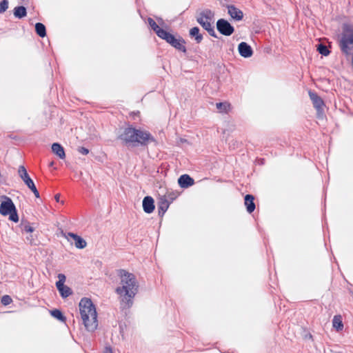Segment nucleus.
<instances>
[{
  "label": "nucleus",
  "mask_w": 353,
  "mask_h": 353,
  "mask_svg": "<svg viewBox=\"0 0 353 353\" xmlns=\"http://www.w3.org/2000/svg\"><path fill=\"white\" fill-rule=\"evenodd\" d=\"M120 285L115 292L121 299V303L125 307H130L133 304V299L138 292L139 284L135 276L125 270H120Z\"/></svg>",
  "instance_id": "f257e3e1"
},
{
  "label": "nucleus",
  "mask_w": 353,
  "mask_h": 353,
  "mask_svg": "<svg viewBox=\"0 0 353 353\" xmlns=\"http://www.w3.org/2000/svg\"><path fill=\"white\" fill-rule=\"evenodd\" d=\"M127 146L135 147L146 145L149 143L155 142V139L150 132L132 127L125 128L118 137Z\"/></svg>",
  "instance_id": "f03ea898"
},
{
  "label": "nucleus",
  "mask_w": 353,
  "mask_h": 353,
  "mask_svg": "<svg viewBox=\"0 0 353 353\" xmlns=\"http://www.w3.org/2000/svg\"><path fill=\"white\" fill-rule=\"evenodd\" d=\"M81 318L86 330L93 332L98 327L96 307L91 299L83 298L79 304Z\"/></svg>",
  "instance_id": "7ed1b4c3"
},
{
  "label": "nucleus",
  "mask_w": 353,
  "mask_h": 353,
  "mask_svg": "<svg viewBox=\"0 0 353 353\" xmlns=\"http://www.w3.org/2000/svg\"><path fill=\"white\" fill-rule=\"evenodd\" d=\"M339 45L341 52L346 56L353 54V23H344Z\"/></svg>",
  "instance_id": "20e7f679"
},
{
  "label": "nucleus",
  "mask_w": 353,
  "mask_h": 353,
  "mask_svg": "<svg viewBox=\"0 0 353 353\" xmlns=\"http://www.w3.org/2000/svg\"><path fill=\"white\" fill-rule=\"evenodd\" d=\"M214 13L211 10L205 9L197 13L196 19V21L213 37L217 38V35L214 31Z\"/></svg>",
  "instance_id": "39448f33"
},
{
  "label": "nucleus",
  "mask_w": 353,
  "mask_h": 353,
  "mask_svg": "<svg viewBox=\"0 0 353 353\" xmlns=\"http://www.w3.org/2000/svg\"><path fill=\"white\" fill-rule=\"evenodd\" d=\"M0 214L3 216L9 215V219L15 223L19 221L16 208L12 199L6 196L1 197Z\"/></svg>",
  "instance_id": "423d86ee"
},
{
  "label": "nucleus",
  "mask_w": 353,
  "mask_h": 353,
  "mask_svg": "<svg viewBox=\"0 0 353 353\" xmlns=\"http://www.w3.org/2000/svg\"><path fill=\"white\" fill-rule=\"evenodd\" d=\"M59 281L56 283V286L61 296L63 298H67L72 294V290L67 285H64L66 277L63 274H58Z\"/></svg>",
  "instance_id": "0eeeda50"
},
{
  "label": "nucleus",
  "mask_w": 353,
  "mask_h": 353,
  "mask_svg": "<svg viewBox=\"0 0 353 353\" xmlns=\"http://www.w3.org/2000/svg\"><path fill=\"white\" fill-rule=\"evenodd\" d=\"M216 28L221 34L225 36H230L234 31V27L227 20L223 19L217 21Z\"/></svg>",
  "instance_id": "6e6552de"
},
{
  "label": "nucleus",
  "mask_w": 353,
  "mask_h": 353,
  "mask_svg": "<svg viewBox=\"0 0 353 353\" xmlns=\"http://www.w3.org/2000/svg\"><path fill=\"white\" fill-rule=\"evenodd\" d=\"M18 174L21 180L24 182V183L28 186L29 189L32 188L34 185V183L30 177L26 168L23 165H20L18 169Z\"/></svg>",
  "instance_id": "1a4fd4ad"
},
{
  "label": "nucleus",
  "mask_w": 353,
  "mask_h": 353,
  "mask_svg": "<svg viewBox=\"0 0 353 353\" xmlns=\"http://www.w3.org/2000/svg\"><path fill=\"white\" fill-rule=\"evenodd\" d=\"M309 96L312 101L314 107L316 109L319 116L321 117V112L323 110V106L324 105V103L321 98L319 97L315 92L312 91H309Z\"/></svg>",
  "instance_id": "9d476101"
},
{
  "label": "nucleus",
  "mask_w": 353,
  "mask_h": 353,
  "mask_svg": "<svg viewBox=\"0 0 353 353\" xmlns=\"http://www.w3.org/2000/svg\"><path fill=\"white\" fill-rule=\"evenodd\" d=\"M238 50L240 55L244 58H249L253 54L252 48L245 42H241L239 44Z\"/></svg>",
  "instance_id": "9b49d317"
},
{
  "label": "nucleus",
  "mask_w": 353,
  "mask_h": 353,
  "mask_svg": "<svg viewBox=\"0 0 353 353\" xmlns=\"http://www.w3.org/2000/svg\"><path fill=\"white\" fill-rule=\"evenodd\" d=\"M143 208L144 212L148 214H150L154 211V201L151 196H147L144 197L143 200Z\"/></svg>",
  "instance_id": "f8f14e48"
},
{
  "label": "nucleus",
  "mask_w": 353,
  "mask_h": 353,
  "mask_svg": "<svg viewBox=\"0 0 353 353\" xmlns=\"http://www.w3.org/2000/svg\"><path fill=\"white\" fill-rule=\"evenodd\" d=\"M178 183L181 188H188L194 184V179L188 174H183L179 178Z\"/></svg>",
  "instance_id": "ddd939ff"
},
{
  "label": "nucleus",
  "mask_w": 353,
  "mask_h": 353,
  "mask_svg": "<svg viewBox=\"0 0 353 353\" xmlns=\"http://www.w3.org/2000/svg\"><path fill=\"white\" fill-rule=\"evenodd\" d=\"M68 237H70L74 242V245L77 248H84L86 246V242L84 239H83L81 236H78L72 232H69L68 234Z\"/></svg>",
  "instance_id": "4468645a"
},
{
  "label": "nucleus",
  "mask_w": 353,
  "mask_h": 353,
  "mask_svg": "<svg viewBox=\"0 0 353 353\" xmlns=\"http://www.w3.org/2000/svg\"><path fill=\"white\" fill-rule=\"evenodd\" d=\"M228 14L230 15V17L237 21H239L242 19L243 17V12L234 6H229L228 7Z\"/></svg>",
  "instance_id": "2eb2a0df"
},
{
  "label": "nucleus",
  "mask_w": 353,
  "mask_h": 353,
  "mask_svg": "<svg viewBox=\"0 0 353 353\" xmlns=\"http://www.w3.org/2000/svg\"><path fill=\"white\" fill-rule=\"evenodd\" d=\"M52 150L57 157L61 159H64L65 154L63 148L57 143H54L52 145Z\"/></svg>",
  "instance_id": "dca6fc26"
},
{
  "label": "nucleus",
  "mask_w": 353,
  "mask_h": 353,
  "mask_svg": "<svg viewBox=\"0 0 353 353\" xmlns=\"http://www.w3.org/2000/svg\"><path fill=\"white\" fill-rule=\"evenodd\" d=\"M254 199V196L251 194H247L245 196V205L246 206L247 211L249 213H252L255 209Z\"/></svg>",
  "instance_id": "f3484780"
},
{
  "label": "nucleus",
  "mask_w": 353,
  "mask_h": 353,
  "mask_svg": "<svg viewBox=\"0 0 353 353\" xmlns=\"http://www.w3.org/2000/svg\"><path fill=\"white\" fill-rule=\"evenodd\" d=\"M190 36L194 39L196 43H200L203 40V34L200 33L198 27H194L190 30Z\"/></svg>",
  "instance_id": "a211bd4d"
},
{
  "label": "nucleus",
  "mask_w": 353,
  "mask_h": 353,
  "mask_svg": "<svg viewBox=\"0 0 353 353\" xmlns=\"http://www.w3.org/2000/svg\"><path fill=\"white\" fill-rule=\"evenodd\" d=\"M333 327L336 329L337 332L342 331L344 325L342 321L341 315H335L332 319Z\"/></svg>",
  "instance_id": "6ab92c4d"
},
{
  "label": "nucleus",
  "mask_w": 353,
  "mask_h": 353,
  "mask_svg": "<svg viewBox=\"0 0 353 353\" xmlns=\"http://www.w3.org/2000/svg\"><path fill=\"white\" fill-rule=\"evenodd\" d=\"M184 43V40L179 37V39L175 38L170 45L179 50L185 52L186 48L183 45Z\"/></svg>",
  "instance_id": "aec40b11"
},
{
  "label": "nucleus",
  "mask_w": 353,
  "mask_h": 353,
  "mask_svg": "<svg viewBox=\"0 0 353 353\" xmlns=\"http://www.w3.org/2000/svg\"><path fill=\"white\" fill-rule=\"evenodd\" d=\"M27 14L26 8L24 6H18L14 9V15L18 19H21Z\"/></svg>",
  "instance_id": "412c9836"
},
{
  "label": "nucleus",
  "mask_w": 353,
  "mask_h": 353,
  "mask_svg": "<svg viewBox=\"0 0 353 353\" xmlns=\"http://www.w3.org/2000/svg\"><path fill=\"white\" fill-rule=\"evenodd\" d=\"M159 37L161 39L165 40L169 44H171L175 39L174 36L165 30L160 32Z\"/></svg>",
  "instance_id": "4be33fe9"
},
{
  "label": "nucleus",
  "mask_w": 353,
  "mask_h": 353,
  "mask_svg": "<svg viewBox=\"0 0 353 353\" xmlns=\"http://www.w3.org/2000/svg\"><path fill=\"white\" fill-rule=\"evenodd\" d=\"M35 31H36L37 34L41 37H44L46 35V27L41 23H36Z\"/></svg>",
  "instance_id": "5701e85b"
},
{
  "label": "nucleus",
  "mask_w": 353,
  "mask_h": 353,
  "mask_svg": "<svg viewBox=\"0 0 353 353\" xmlns=\"http://www.w3.org/2000/svg\"><path fill=\"white\" fill-rule=\"evenodd\" d=\"M169 207V203L165 199L161 201L158 206L159 214L163 216Z\"/></svg>",
  "instance_id": "b1692460"
},
{
  "label": "nucleus",
  "mask_w": 353,
  "mask_h": 353,
  "mask_svg": "<svg viewBox=\"0 0 353 353\" xmlns=\"http://www.w3.org/2000/svg\"><path fill=\"white\" fill-rule=\"evenodd\" d=\"M148 23H149L150 26L151 27V28L156 32L157 36L159 37V34H161L160 32L163 31L164 30L159 28V26L157 24V23L152 18H148Z\"/></svg>",
  "instance_id": "393cba45"
},
{
  "label": "nucleus",
  "mask_w": 353,
  "mask_h": 353,
  "mask_svg": "<svg viewBox=\"0 0 353 353\" xmlns=\"http://www.w3.org/2000/svg\"><path fill=\"white\" fill-rule=\"evenodd\" d=\"M50 314L54 318L61 321H65V317L63 315L62 312L59 310H53L50 311Z\"/></svg>",
  "instance_id": "a878e982"
},
{
  "label": "nucleus",
  "mask_w": 353,
  "mask_h": 353,
  "mask_svg": "<svg viewBox=\"0 0 353 353\" xmlns=\"http://www.w3.org/2000/svg\"><path fill=\"white\" fill-rule=\"evenodd\" d=\"M317 50L321 54L324 56H327L330 54V51L327 46L321 43L318 45Z\"/></svg>",
  "instance_id": "bb28decb"
},
{
  "label": "nucleus",
  "mask_w": 353,
  "mask_h": 353,
  "mask_svg": "<svg viewBox=\"0 0 353 353\" xmlns=\"http://www.w3.org/2000/svg\"><path fill=\"white\" fill-rule=\"evenodd\" d=\"M216 106L220 112H225L227 111L229 105L227 103H217Z\"/></svg>",
  "instance_id": "cd10ccee"
},
{
  "label": "nucleus",
  "mask_w": 353,
  "mask_h": 353,
  "mask_svg": "<svg viewBox=\"0 0 353 353\" xmlns=\"http://www.w3.org/2000/svg\"><path fill=\"white\" fill-rule=\"evenodd\" d=\"M9 2L8 0H2L0 2V14L5 12L8 8Z\"/></svg>",
  "instance_id": "c85d7f7f"
},
{
  "label": "nucleus",
  "mask_w": 353,
  "mask_h": 353,
  "mask_svg": "<svg viewBox=\"0 0 353 353\" xmlns=\"http://www.w3.org/2000/svg\"><path fill=\"white\" fill-rule=\"evenodd\" d=\"M12 300L9 295H4L1 297V303L8 305L12 303Z\"/></svg>",
  "instance_id": "c756f323"
},
{
  "label": "nucleus",
  "mask_w": 353,
  "mask_h": 353,
  "mask_svg": "<svg viewBox=\"0 0 353 353\" xmlns=\"http://www.w3.org/2000/svg\"><path fill=\"white\" fill-rule=\"evenodd\" d=\"M78 151L79 153L86 155L89 153L88 149L84 148V147H80L78 148Z\"/></svg>",
  "instance_id": "7c9ffc66"
},
{
  "label": "nucleus",
  "mask_w": 353,
  "mask_h": 353,
  "mask_svg": "<svg viewBox=\"0 0 353 353\" xmlns=\"http://www.w3.org/2000/svg\"><path fill=\"white\" fill-rule=\"evenodd\" d=\"M23 230L26 232H33L34 229L32 226H30L29 225H25L23 226Z\"/></svg>",
  "instance_id": "2f4dec72"
},
{
  "label": "nucleus",
  "mask_w": 353,
  "mask_h": 353,
  "mask_svg": "<svg viewBox=\"0 0 353 353\" xmlns=\"http://www.w3.org/2000/svg\"><path fill=\"white\" fill-rule=\"evenodd\" d=\"M34 194V196L37 197V198H39V192H38L37 188L35 185H34L32 188H31L30 189Z\"/></svg>",
  "instance_id": "473e14b6"
},
{
  "label": "nucleus",
  "mask_w": 353,
  "mask_h": 353,
  "mask_svg": "<svg viewBox=\"0 0 353 353\" xmlns=\"http://www.w3.org/2000/svg\"><path fill=\"white\" fill-rule=\"evenodd\" d=\"M104 353H113L112 350L110 347H105Z\"/></svg>",
  "instance_id": "72a5a7b5"
},
{
  "label": "nucleus",
  "mask_w": 353,
  "mask_h": 353,
  "mask_svg": "<svg viewBox=\"0 0 353 353\" xmlns=\"http://www.w3.org/2000/svg\"><path fill=\"white\" fill-rule=\"evenodd\" d=\"M54 199L56 200L57 202H59V199H60V194H57L54 196Z\"/></svg>",
  "instance_id": "f704fd0d"
},
{
  "label": "nucleus",
  "mask_w": 353,
  "mask_h": 353,
  "mask_svg": "<svg viewBox=\"0 0 353 353\" xmlns=\"http://www.w3.org/2000/svg\"><path fill=\"white\" fill-rule=\"evenodd\" d=\"M52 165H53V162H51V163H50V165H51V166H52Z\"/></svg>",
  "instance_id": "c9c22d12"
}]
</instances>
